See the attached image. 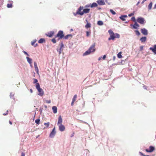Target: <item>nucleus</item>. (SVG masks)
<instances>
[{"label": "nucleus", "instance_id": "31", "mask_svg": "<svg viewBox=\"0 0 156 156\" xmlns=\"http://www.w3.org/2000/svg\"><path fill=\"white\" fill-rule=\"evenodd\" d=\"M62 49L61 48H59V49L58 48L57 49V51L58 52L59 55H60L61 53V51H62Z\"/></svg>", "mask_w": 156, "mask_h": 156}, {"label": "nucleus", "instance_id": "14", "mask_svg": "<svg viewBox=\"0 0 156 156\" xmlns=\"http://www.w3.org/2000/svg\"><path fill=\"white\" fill-rule=\"evenodd\" d=\"M54 31H51L50 32H48V34H46V35L47 36H48L50 37H51L54 35Z\"/></svg>", "mask_w": 156, "mask_h": 156}, {"label": "nucleus", "instance_id": "34", "mask_svg": "<svg viewBox=\"0 0 156 156\" xmlns=\"http://www.w3.org/2000/svg\"><path fill=\"white\" fill-rule=\"evenodd\" d=\"M136 33V34L137 36H139L140 35V33L139 32V31L138 30H136L135 31Z\"/></svg>", "mask_w": 156, "mask_h": 156}, {"label": "nucleus", "instance_id": "42", "mask_svg": "<svg viewBox=\"0 0 156 156\" xmlns=\"http://www.w3.org/2000/svg\"><path fill=\"white\" fill-rule=\"evenodd\" d=\"M64 47V45L62 43V42L60 44V48L62 49V48Z\"/></svg>", "mask_w": 156, "mask_h": 156}, {"label": "nucleus", "instance_id": "43", "mask_svg": "<svg viewBox=\"0 0 156 156\" xmlns=\"http://www.w3.org/2000/svg\"><path fill=\"white\" fill-rule=\"evenodd\" d=\"M49 122H48L47 123H44V125L46 126V127H48L49 126Z\"/></svg>", "mask_w": 156, "mask_h": 156}, {"label": "nucleus", "instance_id": "56", "mask_svg": "<svg viewBox=\"0 0 156 156\" xmlns=\"http://www.w3.org/2000/svg\"><path fill=\"white\" fill-rule=\"evenodd\" d=\"M147 0H143V1L141 2L142 4H143Z\"/></svg>", "mask_w": 156, "mask_h": 156}, {"label": "nucleus", "instance_id": "64", "mask_svg": "<svg viewBox=\"0 0 156 156\" xmlns=\"http://www.w3.org/2000/svg\"><path fill=\"white\" fill-rule=\"evenodd\" d=\"M101 57L99 58H98V60H99V61L101 59Z\"/></svg>", "mask_w": 156, "mask_h": 156}, {"label": "nucleus", "instance_id": "5", "mask_svg": "<svg viewBox=\"0 0 156 156\" xmlns=\"http://www.w3.org/2000/svg\"><path fill=\"white\" fill-rule=\"evenodd\" d=\"M83 6H80L78 8V10H77L76 12V13H73V15L75 16H76L77 14L80 15L81 16V14L80 12V11L82 9H83Z\"/></svg>", "mask_w": 156, "mask_h": 156}, {"label": "nucleus", "instance_id": "3", "mask_svg": "<svg viewBox=\"0 0 156 156\" xmlns=\"http://www.w3.org/2000/svg\"><path fill=\"white\" fill-rule=\"evenodd\" d=\"M136 21L139 23L144 25L146 23V21L145 19L141 17H138L136 19Z\"/></svg>", "mask_w": 156, "mask_h": 156}, {"label": "nucleus", "instance_id": "59", "mask_svg": "<svg viewBox=\"0 0 156 156\" xmlns=\"http://www.w3.org/2000/svg\"><path fill=\"white\" fill-rule=\"evenodd\" d=\"M38 45V44L37 43H36L34 45V47H36Z\"/></svg>", "mask_w": 156, "mask_h": 156}, {"label": "nucleus", "instance_id": "9", "mask_svg": "<svg viewBox=\"0 0 156 156\" xmlns=\"http://www.w3.org/2000/svg\"><path fill=\"white\" fill-rule=\"evenodd\" d=\"M90 10V9L88 8L84 9L83 10L82 12H81V16H82L84 13H88Z\"/></svg>", "mask_w": 156, "mask_h": 156}, {"label": "nucleus", "instance_id": "62", "mask_svg": "<svg viewBox=\"0 0 156 156\" xmlns=\"http://www.w3.org/2000/svg\"><path fill=\"white\" fill-rule=\"evenodd\" d=\"M44 107L46 109L47 108V106L46 105H44Z\"/></svg>", "mask_w": 156, "mask_h": 156}, {"label": "nucleus", "instance_id": "22", "mask_svg": "<svg viewBox=\"0 0 156 156\" xmlns=\"http://www.w3.org/2000/svg\"><path fill=\"white\" fill-rule=\"evenodd\" d=\"M45 41V39L44 38H41L38 41L39 43H42Z\"/></svg>", "mask_w": 156, "mask_h": 156}, {"label": "nucleus", "instance_id": "26", "mask_svg": "<svg viewBox=\"0 0 156 156\" xmlns=\"http://www.w3.org/2000/svg\"><path fill=\"white\" fill-rule=\"evenodd\" d=\"M14 94H13L12 92L10 93V98L11 99H13L14 100L15 98H14Z\"/></svg>", "mask_w": 156, "mask_h": 156}, {"label": "nucleus", "instance_id": "6", "mask_svg": "<svg viewBox=\"0 0 156 156\" xmlns=\"http://www.w3.org/2000/svg\"><path fill=\"white\" fill-rule=\"evenodd\" d=\"M62 122V119L60 115L58 118V127H64V126L61 124Z\"/></svg>", "mask_w": 156, "mask_h": 156}, {"label": "nucleus", "instance_id": "16", "mask_svg": "<svg viewBox=\"0 0 156 156\" xmlns=\"http://www.w3.org/2000/svg\"><path fill=\"white\" fill-rule=\"evenodd\" d=\"M127 15H121L119 17V18L122 21H124L126 20L125 18H127Z\"/></svg>", "mask_w": 156, "mask_h": 156}, {"label": "nucleus", "instance_id": "10", "mask_svg": "<svg viewBox=\"0 0 156 156\" xmlns=\"http://www.w3.org/2000/svg\"><path fill=\"white\" fill-rule=\"evenodd\" d=\"M137 22H135L134 25L132 24H130V26L133 27V28L137 29H138L137 27H139L140 26L139 24L137 23Z\"/></svg>", "mask_w": 156, "mask_h": 156}, {"label": "nucleus", "instance_id": "39", "mask_svg": "<svg viewBox=\"0 0 156 156\" xmlns=\"http://www.w3.org/2000/svg\"><path fill=\"white\" fill-rule=\"evenodd\" d=\"M40 119H37L35 120V123L37 124H39L40 122Z\"/></svg>", "mask_w": 156, "mask_h": 156}, {"label": "nucleus", "instance_id": "29", "mask_svg": "<svg viewBox=\"0 0 156 156\" xmlns=\"http://www.w3.org/2000/svg\"><path fill=\"white\" fill-rule=\"evenodd\" d=\"M108 32L110 36L114 34L112 30L111 29L108 30Z\"/></svg>", "mask_w": 156, "mask_h": 156}, {"label": "nucleus", "instance_id": "54", "mask_svg": "<svg viewBox=\"0 0 156 156\" xmlns=\"http://www.w3.org/2000/svg\"><path fill=\"white\" fill-rule=\"evenodd\" d=\"M21 156H25V153L23 152L22 153Z\"/></svg>", "mask_w": 156, "mask_h": 156}, {"label": "nucleus", "instance_id": "63", "mask_svg": "<svg viewBox=\"0 0 156 156\" xmlns=\"http://www.w3.org/2000/svg\"><path fill=\"white\" fill-rule=\"evenodd\" d=\"M154 9H156V3L154 5Z\"/></svg>", "mask_w": 156, "mask_h": 156}, {"label": "nucleus", "instance_id": "33", "mask_svg": "<svg viewBox=\"0 0 156 156\" xmlns=\"http://www.w3.org/2000/svg\"><path fill=\"white\" fill-rule=\"evenodd\" d=\"M7 6L8 8H12V4H8Z\"/></svg>", "mask_w": 156, "mask_h": 156}, {"label": "nucleus", "instance_id": "49", "mask_svg": "<svg viewBox=\"0 0 156 156\" xmlns=\"http://www.w3.org/2000/svg\"><path fill=\"white\" fill-rule=\"evenodd\" d=\"M139 153L141 156H145V155H144L142 152H140Z\"/></svg>", "mask_w": 156, "mask_h": 156}, {"label": "nucleus", "instance_id": "52", "mask_svg": "<svg viewBox=\"0 0 156 156\" xmlns=\"http://www.w3.org/2000/svg\"><path fill=\"white\" fill-rule=\"evenodd\" d=\"M134 15V14L133 13H131L130 14H129L128 15V16L129 17L131 16H133Z\"/></svg>", "mask_w": 156, "mask_h": 156}, {"label": "nucleus", "instance_id": "51", "mask_svg": "<svg viewBox=\"0 0 156 156\" xmlns=\"http://www.w3.org/2000/svg\"><path fill=\"white\" fill-rule=\"evenodd\" d=\"M106 58V55H103V56L102 57V59L103 60H105V58Z\"/></svg>", "mask_w": 156, "mask_h": 156}, {"label": "nucleus", "instance_id": "15", "mask_svg": "<svg viewBox=\"0 0 156 156\" xmlns=\"http://www.w3.org/2000/svg\"><path fill=\"white\" fill-rule=\"evenodd\" d=\"M34 66L35 68V69L37 73L38 74H39V70L37 66V64L36 62H34Z\"/></svg>", "mask_w": 156, "mask_h": 156}, {"label": "nucleus", "instance_id": "40", "mask_svg": "<svg viewBox=\"0 0 156 156\" xmlns=\"http://www.w3.org/2000/svg\"><path fill=\"white\" fill-rule=\"evenodd\" d=\"M91 7V3L88 4L86 5L85 6V8H89Z\"/></svg>", "mask_w": 156, "mask_h": 156}, {"label": "nucleus", "instance_id": "53", "mask_svg": "<svg viewBox=\"0 0 156 156\" xmlns=\"http://www.w3.org/2000/svg\"><path fill=\"white\" fill-rule=\"evenodd\" d=\"M39 111L41 113H41L42 112V108H40V110H39Z\"/></svg>", "mask_w": 156, "mask_h": 156}, {"label": "nucleus", "instance_id": "37", "mask_svg": "<svg viewBox=\"0 0 156 156\" xmlns=\"http://www.w3.org/2000/svg\"><path fill=\"white\" fill-rule=\"evenodd\" d=\"M131 20L132 21L134 22V23L135 22H136V20L134 16L132 17L131 18Z\"/></svg>", "mask_w": 156, "mask_h": 156}, {"label": "nucleus", "instance_id": "45", "mask_svg": "<svg viewBox=\"0 0 156 156\" xmlns=\"http://www.w3.org/2000/svg\"><path fill=\"white\" fill-rule=\"evenodd\" d=\"M51 41L54 43H56V40L55 38H53L51 40Z\"/></svg>", "mask_w": 156, "mask_h": 156}, {"label": "nucleus", "instance_id": "12", "mask_svg": "<svg viewBox=\"0 0 156 156\" xmlns=\"http://www.w3.org/2000/svg\"><path fill=\"white\" fill-rule=\"evenodd\" d=\"M149 49L152 51L154 54L156 55V44L154 45L153 47H150Z\"/></svg>", "mask_w": 156, "mask_h": 156}, {"label": "nucleus", "instance_id": "4", "mask_svg": "<svg viewBox=\"0 0 156 156\" xmlns=\"http://www.w3.org/2000/svg\"><path fill=\"white\" fill-rule=\"evenodd\" d=\"M64 36L63 34V32L62 30H59L58 31L57 35L55 36V37H59V39L62 38Z\"/></svg>", "mask_w": 156, "mask_h": 156}, {"label": "nucleus", "instance_id": "25", "mask_svg": "<svg viewBox=\"0 0 156 156\" xmlns=\"http://www.w3.org/2000/svg\"><path fill=\"white\" fill-rule=\"evenodd\" d=\"M97 24L98 25L101 26L103 24V23L102 21L99 20L98 21Z\"/></svg>", "mask_w": 156, "mask_h": 156}, {"label": "nucleus", "instance_id": "35", "mask_svg": "<svg viewBox=\"0 0 156 156\" xmlns=\"http://www.w3.org/2000/svg\"><path fill=\"white\" fill-rule=\"evenodd\" d=\"M33 80H34V81L33 82L34 83H36V85L37 84V83H37L38 80L37 79H33Z\"/></svg>", "mask_w": 156, "mask_h": 156}, {"label": "nucleus", "instance_id": "2", "mask_svg": "<svg viewBox=\"0 0 156 156\" xmlns=\"http://www.w3.org/2000/svg\"><path fill=\"white\" fill-rule=\"evenodd\" d=\"M36 88L39 92L38 95L40 96H43L44 94V92L43 90L41 88L39 83H37V84L36 85Z\"/></svg>", "mask_w": 156, "mask_h": 156}, {"label": "nucleus", "instance_id": "21", "mask_svg": "<svg viewBox=\"0 0 156 156\" xmlns=\"http://www.w3.org/2000/svg\"><path fill=\"white\" fill-rule=\"evenodd\" d=\"M98 4L95 2H93L92 4H91V8H94L98 6Z\"/></svg>", "mask_w": 156, "mask_h": 156}, {"label": "nucleus", "instance_id": "57", "mask_svg": "<svg viewBox=\"0 0 156 156\" xmlns=\"http://www.w3.org/2000/svg\"><path fill=\"white\" fill-rule=\"evenodd\" d=\"M75 101H72V102H71V105L72 106H73V104H74V103Z\"/></svg>", "mask_w": 156, "mask_h": 156}, {"label": "nucleus", "instance_id": "28", "mask_svg": "<svg viewBox=\"0 0 156 156\" xmlns=\"http://www.w3.org/2000/svg\"><path fill=\"white\" fill-rule=\"evenodd\" d=\"M122 53L121 52H119L117 54V56L119 58H121L122 57V55H121Z\"/></svg>", "mask_w": 156, "mask_h": 156}, {"label": "nucleus", "instance_id": "61", "mask_svg": "<svg viewBox=\"0 0 156 156\" xmlns=\"http://www.w3.org/2000/svg\"><path fill=\"white\" fill-rule=\"evenodd\" d=\"M115 56H114L113 57V60H114L115 59Z\"/></svg>", "mask_w": 156, "mask_h": 156}, {"label": "nucleus", "instance_id": "19", "mask_svg": "<svg viewBox=\"0 0 156 156\" xmlns=\"http://www.w3.org/2000/svg\"><path fill=\"white\" fill-rule=\"evenodd\" d=\"M52 109L54 113L55 114L57 113V108L56 106H54L52 107Z\"/></svg>", "mask_w": 156, "mask_h": 156}, {"label": "nucleus", "instance_id": "18", "mask_svg": "<svg viewBox=\"0 0 156 156\" xmlns=\"http://www.w3.org/2000/svg\"><path fill=\"white\" fill-rule=\"evenodd\" d=\"M115 34L111 35L108 38V40L109 41H110L111 40H114L115 39Z\"/></svg>", "mask_w": 156, "mask_h": 156}, {"label": "nucleus", "instance_id": "60", "mask_svg": "<svg viewBox=\"0 0 156 156\" xmlns=\"http://www.w3.org/2000/svg\"><path fill=\"white\" fill-rule=\"evenodd\" d=\"M30 93H32L33 92V91L32 89H30Z\"/></svg>", "mask_w": 156, "mask_h": 156}, {"label": "nucleus", "instance_id": "55", "mask_svg": "<svg viewBox=\"0 0 156 156\" xmlns=\"http://www.w3.org/2000/svg\"><path fill=\"white\" fill-rule=\"evenodd\" d=\"M143 87L145 89H147V87L145 86V85H144L143 86Z\"/></svg>", "mask_w": 156, "mask_h": 156}, {"label": "nucleus", "instance_id": "47", "mask_svg": "<svg viewBox=\"0 0 156 156\" xmlns=\"http://www.w3.org/2000/svg\"><path fill=\"white\" fill-rule=\"evenodd\" d=\"M45 102L48 104H49L51 103V101L50 100H46Z\"/></svg>", "mask_w": 156, "mask_h": 156}, {"label": "nucleus", "instance_id": "32", "mask_svg": "<svg viewBox=\"0 0 156 156\" xmlns=\"http://www.w3.org/2000/svg\"><path fill=\"white\" fill-rule=\"evenodd\" d=\"M77 95L76 94H75V95L73 97V98L72 99V101H76V98H77Z\"/></svg>", "mask_w": 156, "mask_h": 156}, {"label": "nucleus", "instance_id": "8", "mask_svg": "<svg viewBox=\"0 0 156 156\" xmlns=\"http://www.w3.org/2000/svg\"><path fill=\"white\" fill-rule=\"evenodd\" d=\"M141 33L144 35H147L148 34V31L145 28L141 29Z\"/></svg>", "mask_w": 156, "mask_h": 156}, {"label": "nucleus", "instance_id": "50", "mask_svg": "<svg viewBox=\"0 0 156 156\" xmlns=\"http://www.w3.org/2000/svg\"><path fill=\"white\" fill-rule=\"evenodd\" d=\"M8 110H7L6 111V112L5 113H4L3 114V115H7L8 114Z\"/></svg>", "mask_w": 156, "mask_h": 156}, {"label": "nucleus", "instance_id": "20", "mask_svg": "<svg viewBox=\"0 0 156 156\" xmlns=\"http://www.w3.org/2000/svg\"><path fill=\"white\" fill-rule=\"evenodd\" d=\"M26 58L27 59V62L30 65V66H31V64L32 62V59L28 57H27Z\"/></svg>", "mask_w": 156, "mask_h": 156}, {"label": "nucleus", "instance_id": "41", "mask_svg": "<svg viewBox=\"0 0 156 156\" xmlns=\"http://www.w3.org/2000/svg\"><path fill=\"white\" fill-rule=\"evenodd\" d=\"M59 130L61 131H63L65 129V127H59Z\"/></svg>", "mask_w": 156, "mask_h": 156}, {"label": "nucleus", "instance_id": "27", "mask_svg": "<svg viewBox=\"0 0 156 156\" xmlns=\"http://www.w3.org/2000/svg\"><path fill=\"white\" fill-rule=\"evenodd\" d=\"M152 5V3L151 2L148 5V10H150L151 9Z\"/></svg>", "mask_w": 156, "mask_h": 156}, {"label": "nucleus", "instance_id": "7", "mask_svg": "<svg viewBox=\"0 0 156 156\" xmlns=\"http://www.w3.org/2000/svg\"><path fill=\"white\" fill-rule=\"evenodd\" d=\"M154 150L155 148L154 147L151 146L149 147V149H146L145 150L147 152L150 153L152 152Z\"/></svg>", "mask_w": 156, "mask_h": 156}, {"label": "nucleus", "instance_id": "13", "mask_svg": "<svg viewBox=\"0 0 156 156\" xmlns=\"http://www.w3.org/2000/svg\"><path fill=\"white\" fill-rule=\"evenodd\" d=\"M97 2L99 5H102L105 4V2L103 0H98Z\"/></svg>", "mask_w": 156, "mask_h": 156}, {"label": "nucleus", "instance_id": "17", "mask_svg": "<svg viewBox=\"0 0 156 156\" xmlns=\"http://www.w3.org/2000/svg\"><path fill=\"white\" fill-rule=\"evenodd\" d=\"M147 40V37H142L140 39V41L142 43H144Z\"/></svg>", "mask_w": 156, "mask_h": 156}, {"label": "nucleus", "instance_id": "23", "mask_svg": "<svg viewBox=\"0 0 156 156\" xmlns=\"http://www.w3.org/2000/svg\"><path fill=\"white\" fill-rule=\"evenodd\" d=\"M72 37V35L71 34H67L65 36H64V38L65 39H68L69 37Z\"/></svg>", "mask_w": 156, "mask_h": 156}, {"label": "nucleus", "instance_id": "1", "mask_svg": "<svg viewBox=\"0 0 156 156\" xmlns=\"http://www.w3.org/2000/svg\"><path fill=\"white\" fill-rule=\"evenodd\" d=\"M96 43H94L93 44H92L90 47L83 54V56H85L88 55H89L91 52H94L96 50L95 48H94L95 47V45Z\"/></svg>", "mask_w": 156, "mask_h": 156}, {"label": "nucleus", "instance_id": "58", "mask_svg": "<svg viewBox=\"0 0 156 156\" xmlns=\"http://www.w3.org/2000/svg\"><path fill=\"white\" fill-rule=\"evenodd\" d=\"M97 9H98V10H100L101 9V8L100 7H97Z\"/></svg>", "mask_w": 156, "mask_h": 156}, {"label": "nucleus", "instance_id": "11", "mask_svg": "<svg viewBox=\"0 0 156 156\" xmlns=\"http://www.w3.org/2000/svg\"><path fill=\"white\" fill-rule=\"evenodd\" d=\"M55 127H54L51 132L49 136L53 138L54 137L56 134V131H55Z\"/></svg>", "mask_w": 156, "mask_h": 156}, {"label": "nucleus", "instance_id": "38", "mask_svg": "<svg viewBox=\"0 0 156 156\" xmlns=\"http://www.w3.org/2000/svg\"><path fill=\"white\" fill-rule=\"evenodd\" d=\"M37 40L35 39L33 41H32L31 43V45H34V43L36 42Z\"/></svg>", "mask_w": 156, "mask_h": 156}, {"label": "nucleus", "instance_id": "24", "mask_svg": "<svg viewBox=\"0 0 156 156\" xmlns=\"http://www.w3.org/2000/svg\"><path fill=\"white\" fill-rule=\"evenodd\" d=\"M91 24L90 23L87 22V23L86 25H85V27L86 28H90L91 27Z\"/></svg>", "mask_w": 156, "mask_h": 156}, {"label": "nucleus", "instance_id": "44", "mask_svg": "<svg viewBox=\"0 0 156 156\" xmlns=\"http://www.w3.org/2000/svg\"><path fill=\"white\" fill-rule=\"evenodd\" d=\"M90 33V32L87 31H86V36L87 37H88L89 36Z\"/></svg>", "mask_w": 156, "mask_h": 156}, {"label": "nucleus", "instance_id": "48", "mask_svg": "<svg viewBox=\"0 0 156 156\" xmlns=\"http://www.w3.org/2000/svg\"><path fill=\"white\" fill-rule=\"evenodd\" d=\"M23 51L25 54L27 55L28 56H29V55L27 53V52L24 51Z\"/></svg>", "mask_w": 156, "mask_h": 156}, {"label": "nucleus", "instance_id": "30", "mask_svg": "<svg viewBox=\"0 0 156 156\" xmlns=\"http://www.w3.org/2000/svg\"><path fill=\"white\" fill-rule=\"evenodd\" d=\"M115 38H119L120 37V35L118 33L115 34Z\"/></svg>", "mask_w": 156, "mask_h": 156}, {"label": "nucleus", "instance_id": "36", "mask_svg": "<svg viewBox=\"0 0 156 156\" xmlns=\"http://www.w3.org/2000/svg\"><path fill=\"white\" fill-rule=\"evenodd\" d=\"M110 12L113 15H115L116 14L115 12L113 11L112 9H110Z\"/></svg>", "mask_w": 156, "mask_h": 156}, {"label": "nucleus", "instance_id": "46", "mask_svg": "<svg viewBox=\"0 0 156 156\" xmlns=\"http://www.w3.org/2000/svg\"><path fill=\"white\" fill-rule=\"evenodd\" d=\"M143 48H144V47L143 46H140V47L139 51H142L143 49Z\"/></svg>", "mask_w": 156, "mask_h": 156}]
</instances>
